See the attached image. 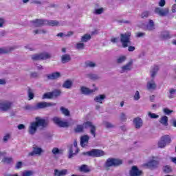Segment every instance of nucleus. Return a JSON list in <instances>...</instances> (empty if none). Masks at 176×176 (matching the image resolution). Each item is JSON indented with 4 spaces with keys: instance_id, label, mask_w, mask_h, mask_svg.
<instances>
[{
    "instance_id": "49",
    "label": "nucleus",
    "mask_w": 176,
    "mask_h": 176,
    "mask_svg": "<svg viewBox=\"0 0 176 176\" xmlns=\"http://www.w3.org/2000/svg\"><path fill=\"white\" fill-rule=\"evenodd\" d=\"M34 174L32 170H25L22 173V176H32Z\"/></svg>"
},
{
    "instance_id": "11",
    "label": "nucleus",
    "mask_w": 176,
    "mask_h": 176,
    "mask_svg": "<svg viewBox=\"0 0 176 176\" xmlns=\"http://www.w3.org/2000/svg\"><path fill=\"white\" fill-rule=\"evenodd\" d=\"M54 123H55V124H56L57 126H58V127H69V123H68V122H64L63 120H61V118H58V117H54L52 119Z\"/></svg>"
},
{
    "instance_id": "7",
    "label": "nucleus",
    "mask_w": 176,
    "mask_h": 176,
    "mask_svg": "<svg viewBox=\"0 0 176 176\" xmlns=\"http://www.w3.org/2000/svg\"><path fill=\"white\" fill-rule=\"evenodd\" d=\"M55 105L56 103L54 102H41L35 105L36 111H38V109H45V108H49L50 107H55Z\"/></svg>"
},
{
    "instance_id": "20",
    "label": "nucleus",
    "mask_w": 176,
    "mask_h": 176,
    "mask_svg": "<svg viewBox=\"0 0 176 176\" xmlns=\"http://www.w3.org/2000/svg\"><path fill=\"white\" fill-rule=\"evenodd\" d=\"M80 91L82 94H84L85 96H89L90 94H92V93H94L96 91V89H90L88 87L82 86L80 87Z\"/></svg>"
},
{
    "instance_id": "51",
    "label": "nucleus",
    "mask_w": 176,
    "mask_h": 176,
    "mask_svg": "<svg viewBox=\"0 0 176 176\" xmlns=\"http://www.w3.org/2000/svg\"><path fill=\"white\" fill-rule=\"evenodd\" d=\"M148 115L151 119H157L159 118V115H157L155 113H153L151 111L148 113Z\"/></svg>"
},
{
    "instance_id": "27",
    "label": "nucleus",
    "mask_w": 176,
    "mask_h": 176,
    "mask_svg": "<svg viewBox=\"0 0 176 176\" xmlns=\"http://www.w3.org/2000/svg\"><path fill=\"white\" fill-rule=\"evenodd\" d=\"M146 30L147 31H153L155 30V22H153V20H149L148 23L146 26Z\"/></svg>"
},
{
    "instance_id": "46",
    "label": "nucleus",
    "mask_w": 176,
    "mask_h": 176,
    "mask_svg": "<svg viewBox=\"0 0 176 176\" xmlns=\"http://www.w3.org/2000/svg\"><path fill=\"white\" fill-rule=\"evenodd\" d=\"M76 49H77V50H83V49H85V43H78L76 45Z\"/></svg>"
},
{
    "instance_id": "18",
    "label": "nucleus",
    "mask_w": 176,
    "mask_h": 176,
    "mask_svg": "<svg viewBox=\"0 0 176 176\" xmlns=\"http://www.w3.org/2000/svg\"><path fill=\"white\" fill-rule=\"evenodd\" d=\"M105 98H107L105 94H99L94 98V101L98 102V104H104L105 102Z\"/></svg>"
},
{
    "instance_id": "61",
    "label": "nucleus",
    "mask_w": 176,
    "mask_h": 176,
    "mask_svg": "<svg viewBox=\"0 0 176 176\" xmlns=\"http://www.w3.org/2000/svg\"><path fill=\"white\" fill-rule=\"evenodd\" d=\"M159 6L161 8H163L166 5V0H160V2L158 3Z\"/></svg>"
},
{
    "instance_id": "62",
    "label": "nucleus",
    "mask_w": 176,
    "mask_h": 176,
    "mask_svg": "<svg viewBox=\"0 0 176 176\" xmlns=\"http://www.w3.org/2000/svg\"><path fill=\"white\" fill-rule=\"evenodd\" d=\"M6 23V21L3 18H0V28H2L3 27V24Z\"/></svg>"
},
{
    "instance_id": "34",
    "label": "nucleus",
    "mask_w": 176,
    "mask_h": 176,
    "mask_svg": "<svg viewBox=\"0 0 176 176\" xmlns=\"http://www.w3.org/2000/svg\"><path fill=\"white\" fill-rule=\"evenodd\" d=\"M91 39V36L90 34H85L81 37V42L82 43H86V42H89Z\"/></svg>"
},
{
    "instance_id": "12",
    "label": "nucleus",
    "mask_w": 176,
    "mask_h": 176,
    "mask_svg": "<svg viewBox=\"0 0 176 176\" xmlns=\"http://www.w3.org/2000/svg\"><path fill=\"white\" fill-rule=\"evenodd\" d=\"M82 126L84 129H89V127H90V133L94 138H96V126L93 124V122L87 121L84 122Z\"/></svg>"
},
{
    "instance_id": "53",
    "label": "nucleus",
    "mask_w": 176,
    "mask_h": 176,
    "mask_svg": "<svg viewBox=\"0 0 176 176\" xmlns=\"http://www.w3.org/2000/svg\"><path fill=\"white\" fill-rule=\"evenodd\" d=\"M94 13V14H102V13H104V8H101L99 9H96Z\"/></svg>"
},
{
    "instance_id": "54",
    "label": "nucleus",
    "mask_w": 176,
    "mask_h": 176,
    "mask_svg": "<svg viewBox=\"0 0 176 176\" xmlns=\"http://www.w3.org/2000/svg\"><path fill=\"white\" fill-rule=\"evenodd\" d=\"M120 119L121 122H126V120H127V116L124 113H121L120 116Z\"/></svg>"
},
{
    "instance_id": "3",
    "label": "nucleus",
    "mask_w": 176,
    "mask_h": 176,
    "mask_svg": "<svg viewBox=\"0 0 176 176\" xmlns=\"http://www.w3.org/2000/svg\"><path fill=\"white\" fill-rule=\"evenodd\" d=\"M123 164V160L119 158H108L104 163V168L109 170L111 167H120Z\"/></svg>"
},
{
    "instance_id": "59",
    "label": "nucleus",
    "mask_w": 176,
    "mask_h": 176,
    "mask_svg": "<svg viewBox=\"0 0 176 176\" xmlns=\"http://www.w3.org/2000/svg\"><path fill=\"white\" fill-rule=\"evenodd\" d=\"M144 36H145V33L144 32L136 33V38H144Z\"/></svg>"
},
{
    "instance_id": "26",
    "label": "nucleus",
    "mask_w": 176,
    "mask_h": 176,
    "mask_svg": "<svg viewBox=\"0 0 176 176\" xmlns=\"http://www.w3.org/2000/svg\"><path fill=\"white\" fill-rule=\"evenodd\" d=\"M86 78H88V79H90L91 80H98L99 79H101V77L98 74L93 73L86 74Z\"/></svg>"
},
{
    "instance_id": "23",
    "label": "nucleus",
    "mask_w": 176,
    "mask_h": 176,
    "mask_svg": "<svg viewBox=\"0 0 176 176\" xmlns=\"http://www.w3.org/2000/svg\"><path fill=\"white\" fill-rule=\"evenodd\" d=\"M89 140H90V137L87 135H85L80 138V145L82 148H85L89 144Z\"/></svg>"
},
{
    "instance_id": "52",
    "label": "nucleus",
    "mask_w": 176,
    "mask_h": 176,
    "mask_svg": "<svg viewBox=\"0 0 176 176\" xmlns=\"http://www.w3.org/2000/svg\"><path fill=\"white\" fill-rule=\"evenodd\" d=\"M117 22L118 23V24H131V22L130 21H127L126 19L118 20Z\"/></svg>"
},
{
    "instance_id": "39",
    "label": "nucleus",
    "mask_w": 176,
    "mask_h": 176,
    "mask_svg": "<svg viewBox=\"0 0 176 176\" xmlns=\"http://www.w3.org/2000/svg\"><path fill=\"white\" fill-rule=\"evenodd\" d=\"M103 126L106 127V129H114L115 125L108 121L103 122Z\"/></svg>"
},
{
    "instance_id": "21",
    "label": "nucleus",
    "mask_w": 176,
    "mask_h": 176,
    "mask_svg": "<svg viewBox=\"0 0 176 176\" xmlns=\"http://www.w3.org/2000/svg\"><path fill=\"white\" fill-rule=\"evenodd\" d=\"M78 153L79 151H76V148H74L73 145L69 146L68 151V159H72L74 156H76V154Z\"/></svg>"
},
{
    "instance_id": "40",
    "label": "nucleus",
    "mask_w": 176,
    "mask_h": 176,
    "mask_svg": "<svg viewBox=\"0 0 176 176\" xmlns=\"http://www.w3.org/2000/svg\"><path fill=\"white\" fill-rule=\"evenodd\" d=\"M28 96L29 100H34V89H32L31 88H28Z\"/></svg>"
},
{
    "instance_id": "4",
    "label": "nucleus",
    "mask_w": 176,
    "mask_h": 176,
    "mask_svg": "<svg viewBox=\"0 0 176 176\" xmlns=\"http://www.w3.org/2000/svg\"><path fill=\"white\" fill-rule=\"evenodd\" d=\"M81 155L83 156H89L90 157H101V156L105 155V153L102 150L92 149L89 151L83 152Z\"/></svg>"
},
{
    "instance_id": "44",
    "label": "nucleus",
    "mask_w": 176,
    "mask_h": 176,
    "mask_svg": "<svg viewBox=\"0 0 176 176\" xmlns=\"http://www.w3.org/2000/svg\"><path fill=\"white\" fill-rule=\"evenodd\" d=\"M24 109L26 111H36V106H33L31 104H27L25 107Z\"/></svg>"
},
{
    "instance_id": "8",
    "label": "nucleus",
    "mask_w": 176,
    "mask_h": 176,
    "mask_svg": "<svg viewBox=\"0 0 176 176\" xmlns=\"http://www.w3.org/2000/svg\"><path fill=\"white\" fill-rule=\"evenodd\" d=\"M12 105H13V103L8 100L1 102L0 111H2L3 112H8V111H10V109L12 108Z\"/></svg>"
},
{
    "instance_id": "25",
    "label": "nucleus",
    "mask_w": 176,
    "mask_h": 176,
    "mask_svg": "<svg viewBox=\"0 0 176 176\" xmlns=\"http://www.w3.org/2000/svg\"><path fill=\"white\" fill-rule=\"evenodd\" d=\"M14 49H16V47H8L0 48V54H8L11 52H13Z\"/></svg>"
},
{
    "instance_id": "19",
    "label": "nucleus",
    "mask_w": 176,
    "mask_h": 176,
    "mask_svg": "<svg viewBox=\"0 0 176 176\" xmlns=\"http://www.w3.org/2000/svg\"><path fill=\"white\" fill-rule=\"evenodd\" d=\"M47 78L49 80H56L58 78H61V73L56 72L47 75Z\"/></svg>"
},
{
    "instance_id": "10",
    "label": "nucleus",
    "mask_w": 176,
    "mask_h": 176,
    "mask_svg": "<svg viewBox=\"0 0 176 176\" xmlns=\"http://www.w3.org/2000/svg\"><path fill=\"white\" fill-rule=\"evenodd\" d=\"M31 24H32V26L35 28H39L41 27H43L46 25V19H34L32 21H30Z\"/></svg>"
},
{
    "instance_id": "43",
    "label": "nucleus",
    "mask_w": 176,
    "mask_h": 176,
    "mask_svg": "<svg viewBox=\"0 0 176 176\" xmlns=\"http://www.w3.org/2000/svg\"><path fill=\"white\" fill-rule=\"evenodd\" d=\"M60 111L65 116H69V110L68 109L65 108L64 107H60Z\"/></svg>"
},
{
    "instance_id": "48",
    "label": "nucleus",
    "mask_w": 176,
    "mask_h": 176,
    "mask_svg": "<svg viewBox=\"0 0 176 176\" xmlns=\"http://www.w3.org/2000/svg\"><path fill=\"white\" fill-rule=\"evenodd\" d=\"M176 92V89H170L169 91V95H168V98H174V97H175V94Z\"/></svg>"
},
{
    "instance_id": "57",
    "label": "nucleus",
    "mask_w": 176,
    "mask_h": 176,
    "mask_svg": "<svg viewBox=\"0 0 176 176\" xmlns=\"http://www.w3.org/2000/svg\"><path fill=\"white\" fill-rule=\"evenodd\" d=\"M10 139V133H7L3 137V142H8V141H9Z\"/></svg>"
},
{
    "instance_id": "58",
    "label": "nucleus",
    "mask_w": 176,
    "mask_h": 176,
    "mask_svg": "<svg viewBox=\"0 0 176 176\" xmlns=\"http://www.w3.org/2000/svg\"><path fill=\"white\" fill-rule=\"evenodd\" d=\"M52 153H53V155H59L60 149H58V148H57V147H54L52 149Z\"/></svg>"
},
{
    "instance_id": "47",
    "label": "nucleus",
    "mask_w": 176,
    "mask_h": 176,
    "mask_svg": "<svg viewBox=\"0 0 176 176\" xmlns=\"http://www.w3.org/2000/svg\"><path fill=\"white\" fill-rule=\"evenodd\" d=\"M141 98V95L140 94L139 91H136L133 95L134 101H138Z\"/></svg>"
},
{
    "instance_id": "30",
    "label": "nucleus",
    "mask_w": 176,
    "mask_h": 176,
    "mask_svg": "<svg viewBox=\"0 0 176 176\" xmlns=\"http://www.w3.org/2000/svg\"><path fill=\"white\" fill-rule=\"evenodd\" d=\"M72 80H65L64 82V83L63 84L62 87H63V89H72Z\"/></svg>"
},
{
    "instance_id": "64",
    "label": "nucleus",
    "mask_w": 176,
    "mask_h": 176,
    "mask_svg": "<svg viewBox=\"0 0 176 176\" xmlns=\"http://www.w3.org/2000/svg\"><path fill=\"white\" fill-rule=\"evenodd\" d=\"M39 33L40 34H47V30H46V29H39Z\"/></svg>"
},
{
    "instance_id": "63",
    "label": "nucleus",
    "mask_w": 176,
    "mask_h": 176,
    "mask_svg": "<svg viewBox=\"0 0 176 176\" xmlns=\"http://www.w3.org/2000/svg\"><path fill=\"white\" fill-rule=\"evenodd\" d=\"M25 49H28V50H30V52H34V50H35V48L31 47L30 45L25 46Z\"/></svg>"
},
{
    "instance_id": "37",
    "label": "nucleus",
    "mask_w": 176,
    "mask_h": 176,
    "mask_svg": "<svg viewBox=\"0 0 176 176\" xmlns=\"http://www.w3.org/2000/svg\"><path fill=\"white\" fill-rule=\"evenodd\" d=\"M79 170L81 173H90V169L87 165L83 164L80 168Z\"/></svg>"
},
{
    "instance_id": "38",
    "label": "nucleus",
    "mask_w": 176,
    "mask_h": 176,
    "mask_svg": "<svg viewBox=\"0 0 176 176\" xmlns=\"http://www.w3.org/2000/svg\"><path fill=\"white\" fill-rule=\"evenodd\" d=\"M85 128L82 124H78L74 129L75 133H83Z\"/></svg>"
},
{
    "instance_id": "33",
    "label": "nucleus",
    "mask_w": 176,
    "mask_h": 176,
    "mask_svg": "<svg viewBox=\"0 0 176 176\" xmlns=\"http://www.w3.org/2000/svg\"><path fill=\"white\" fill-rule=\"evenodd\" d=\"M162 171L165 174H170V173H173V168L170 165H166L163 166Z\"/></svg>"
},
{
    "instance_id": "35",
    "label": "nucleus",
    "mask_w": 176,
    "mask_h": 176,
    "mask_svg": "<svg viewBox=\"0 0 176 176\" xmlns=\"http://www.w3.org/2000/svg\"><path fill=\"white\" fill-rule=\"evenodd\" d=\"M160 122L163 126H168V118L166 116L162 117L160 120Z\"/></svg>"
},
{
    "instance_id": "5",
    "label": "nucleus",
    "mask_w": 176,
    "mask_h": 176,
    "mask_svg": "<svg viewBox=\"0 0 176 176\" xmlns=\"http://www.w3.org/2000/svg\"><path fill=\"white\" fill-rule=\"evenodd\" d=\"M31 58L33 61H41V60H49V58H52V54L47 52L34 54L31 56Z\"/></svg>"
},
{
    "instance_id": "60",
    "label": "nucleus",
    "mask_w": 176,
    "mask_h": 176,
    "mask_svg": "<svg viewBox=\"0 0 176 176\" xmlns=\"http://www.w3.org/2000/svg\"><path fill=\"white\" fill-rule=\"evenodd\" d=\"M87 67H89L90 68H94V67H96V65L94 62H89L87 64Z\"/></svg>"
},
{
    "instance_id": "24",
    "label": "nucleus",
    "mask_w": 176,
    "mask_h": 176,
    "mask_svg": "<svg viewBox=\"0 0 176 176\" xmlns=\"http://www.w3.org/2000/svg\"><path fill=\"white\" fill-rule=\"evenodd\" d=\"M67 174H68V170L67 169H63L60 170L58 169H54V176H65Z\"/></svg>"
},
{
    "instance_id": "15",
    "label": "nucleus",
    "mask_w": 176,
    "mask_h": 176,
    "mask_svg": "<svg viewBox=\"0 0 176 176\" xmlns=\"http://www.w3.org/2000/svg\"><path fill=\"white\" fill-rule=\"evenodd\" d=\"M130 176H141L142 175V170H140L138 167L133 166L129 171Z\"/></svg>"
},
{
    "instance_id": "45",
    "label": "nucleus",
    "mask_w": 176,
    "mask_h": 176,
    "mask_svg": "<svg viewBox=\"0 0 176 176\" xmlns=\"http://www.w3.org/2000/svg\"><path fill=\"white\" fill-rule=\"evenodd\" d=\"M45 98H47V99L53 98L52 92H47V93L44 94L43 96H42V100H45Z\"/></svg>"
},
{
    "instance_id": "2",
    "label": "nucleus",
    "mask_w": 176,
    "mask_h": 176,
    "mask_svg": "<svg viewBox=\"0 0 176 176\" xmlns=\"http://www.w3.org/2000/svg\"><path fill=\"white\" fill-rule=\"evenodd\" d=\"M130 38H131V32H130L121 34L120 42L122 43V47H128V52H134V50H135V47L131 46V41H130Z\"/></svg>"
},
{
    "instance_id": "41",
    "label": "nucleus",
    "mask_w": 176,
    "mask_h": 176,
    "mask_svg": "<svg viewBox=\"0 0 176 176\" xmlns=\"http://www.w3.org/2000/svg\"><path fill=\"white\" fill-rule=\"evenodd\" d=\"M1 162L5 164H10L13 162V158L5 157Z\"/></svg>"
},
{
    "instance_id": "16",
    "label": "nucleus",
    "mask_w": 176,
    "mask_h": 176,
    "mask_svg": "<svg viewBox=\"0 0 176 176\" xmlns=\"http://www.w3.org/2000/svg\"><path fill=\"white\" fill-rule=\"evenodd\" d=\"M160 38L162 41H167L168 39H171V38H173V36L170 35V34L168 31L164 30V31L161 32Z\"/></svg>"
},
{
    "instance_id": "32",
    "label": "nucleus",
    "mask_w": 176,
    "mask_h": 176,
    "mask_svg": "<svg viewBox=\"0 0 176 176\" xmlns=\"http://www.w3.org/2000/svg\"><path fill=\"white\" fill-rule=\"evenodd\" d=\"M45 25H50V27H56L58 25V21L54 20H45Z\"/></svg>"
},
{
    "instance_id": "9",
    "label": "nucleus",
    "mask_w": 176,
    "mask_h": 176,
    "mask_svg": "<svg viewBox=\"0 0 176 176\" xmlns=\"http://www.w3.org/2000/svg\"><path fill=\"white\" fill-rule=\"evenodd\" d=\"M43 153V150L42 148L38 146L36 144L33 145V150L32 152L29 153L28 156H41Z\"/></svg>"
},
{
    "instance_id": "50",
    "label": "nucleus",
    "mask_w": 176,
    "mask_h": 176,
    "mask_svg": "<svg viewBox=\"0 0 176 176\" xmlns=\"http://www.w3.org/2000/svg\"><path fill=\"white\" fill-rule=\"evenodd\" d=\"M149 14H151L149 11H144L141 14V17L142 19H148V17H149Z\"/></svg>"
},
{
    "instance_id": "28",
    "label": "nucleus",
    "mask_w": 176,
    "mask_h": 176,
    "mask_svg": "<svg viewBox=\"0 0 176 176\" xmlns=\"http://www.w3.org/2000/svg\"><path fill=\"white\" fill-rule=\"evenodd\" d=\"M146 88L148 90H155L156 89V83L155 80H151V81H148L146 85Z\"/></svg>"
},
{
    "instance_id": "31",
    "label": "nucleus",
    "mask_w": 176,
    "mask_h": 176,
    "mask_svg": "<svg viewBox=\"0 0 176 176\" xmlns=\"http://www.w3.org/2000/svg\"><path fill=\"white\" fill-rule=\"evenodd\" d=\"M150 72H151V78H154L155 76L157 75V72H159V66L157 65L154 66Z\"/></svg>"
},
{
    "instance_id": "29",
    "label": "nucleus",
    "mask_w": 176,
    "mask_h": 176,
    "mask_svg": "<svg viewBox=\"0 0 176 176\" xmlns=\"http://www.w3.org/2000/svg\"><path fill=\"white\" fill-rule=\"evenodd\" d=\"M147 166L150 167V168H156V167L159 166V161L151 160L147 163Z\"/></svg>"
},
{
    "instance_id": "1",
    "label": "nucleus",
    "mask_w": 176,
    "mask_h": 176,
    "mask_svg": "<svg viewBox=\"0 0 176 176\" xmlns=\"http://www.w3.org/2000/svg\"><path fill=\"white\" fill-rule=\"evenodd\" d=\"M47 127H49V121L42 117L37 116L35 118V121L30 123L28 131L30 135H35L38 129L45 130Z\"/></svg>"
},
{
    "instance_id": "56",
    "label": "nucleus",
    "mask_w": 176,
    "mask_h": 176,
    "mask_svg": "<svg viewBox=\"0 0 176 176\" xmlns=\"http://www.w3.org/2000/svg\"><path fill=\"white\" fill-rule=\"evenodd\" d=\"M23 167V162H18L15 165L16 170H20Z\"/></svg>"
},
{
    "instance_id": "22",
    "label": "nucleus",
    "mask_w": 176,
    "mask_h": 176,
    "mask_svg": "<svg viewBox=\"0 0 176 176\" xmlns=\"http://www.w3.org/2000/svg\"><path fill=\"white\" fill-rule=\"evenodd\" d=\"M133 124L135 126V128L140 129L141 127H142L143 122L142 119L140 117H137L133 119Z\"/></svg>"
},
{
    "instance_id": "55",
    "label": "nucleus",
    "mask_w": 176,
    "mask_h": 176,
    "mask_svg": "<svg viewBox=\"0 0 176 176\" xmlns=\"http://www.w3.org/2000/svg\"><path fill=\"white\" fill-rule=\"evenodd\" d=\"M164 113H165V115H171V113H173V112H174V111L173 110H170L168 108H165L164 109Z\"/></svg>"
},
{
    "instance_id": "14",
    "label": "nucleus",
    "mask_w": 176,
    "mask_h": 176,
    "mask_svg": "<svg viewBox=\"0 0 176 176\" xmlns=\"http://www.w3.org/2000/svg\"><path fill=\"white\" fill-rule=\"evenodd\" d=\"M168 8H160L159 7L155 8V13H156L158 16L161 17H164L168 14Z\"/></svg>"
},
{
    "instance_id": "42",
    "label": "nucleus",
    "mask_w": 176,
    "mask_h": 176,
    "mask_svg": "<svg viewBox=\"0 0 176 176\" xmlns=\"http://www.w3.org/2000/svg\"><path fill=\"white\" fill-rule=\"evenodd\" d=\"M52 95V98H54V97H58L61 94V91L58 89H55L53 91L51 92Z\"/></svg>"
},
{
    "instance_id": "13",
    "label": "nucleus",
    "mask_w": 176,
    "mask_h": 176,
    "mask_svg": "<svg viewBox=\"0 0 176 176\" xmlns=\"http://www.w3.org/2000/svg\"><path fill=\"white\" fill-rule=\"evenodd\" d=\"M131 69H133V60H131L128 63L121 67L120 73L124 74L126 72L131 71Z\"/></svg>"
},
{
    "instance_id": "17",
    "label": "nucleus",
    "mask_w": 176,
    "mask_h": 176,
    "mask_svg": "<svg viewBox=\"0 0 176 176\" xmlns=\"http://www.w3.org/2000/svg\"><path fill=\"white\" fill-rule=\"evenodd\" d=\"M72 58L71 55L68 54H65L60 56V63L62 64H67V63H71Z\"/></svg>"
},
{
    "instance_id": "36",
    "label": "nucleus",
    "mask_w": 176,
    "mask_h": 176,
    "mask_svg": "<svg viewBox=\"0 0 176 176\" xmlns=\"http://www.w3.org/2000/svg\"><path fill=\"white\" fill-rule=\"evenodd\" d=\"M126 60H127V57H126V56H120L118 58H117L116 63L117 64H123V63H124V61H126Z\"/></svg>"
},
{
    "instance_id": "6",
    "label": "nucleus",
    "mask_w": 176,
    "mask_h": 176,
    "mask_svg": "<svg viewBox=\"0 0 176 176\" xmlns=\"http://www.w3.org/2000/svg\"><path fill=\"white\" fill-rule=\"evenodd\" d=\"M171 143V138L168 135H165L162 136L160 140L158 142L159 148H165L167 144Z\"/></svg>"
}]
</instances>
